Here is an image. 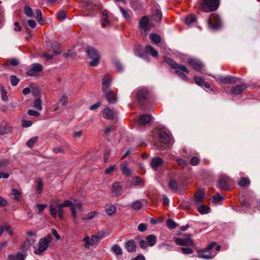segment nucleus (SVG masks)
I'll return each instance as SVG.
<instances>
[{"instance_id":"obj_1","label":"nucleus","mask_w":260,"mask_h":260,"mask_svg":"<svg viewBox=\"0 0 260 260\" xmlns=\"http://www.w3.org/2000/svg\"><path fill=\"white\" fill-rule=\"evenodd\" d=\"M111 81L109 77H105L103 79L102 89L108 102L110 104H114L116 102L117 99L113 91L109 88Z\"/></svg>"},{"instance_id":"obj_2","label":"nucleus","mask_w":260,"mask_h":260,"mask_svg":"<svg viewBox=\"0 0 260 260\" xmlns=\"http://www.w3.org/2000/svg\"><path fill=\"white\" fill-rule=\"evenodd\" d=\"M105 237V233L103 231L99 232L97 234L92 235L90 238L87 236L83 239V241L85 243L84 247L89 249L90 247L96 245Z\"/></svg>"},{"instance_id":"obj_3","label":"nucleus","mask_w":260,"mask_h":260,"mask_svg":"<svg viewBox=\"0 0 260 260\" xmlns=\"http://www.w3.org/2000/svg\"><path fill=\"white\" fill-rule=\"evenodd\" d=\"M164 61L172 68L176 69V74H178L181 78L184 80L187 79V76L185 75L184 73L188 74V71L185 66L182 64H177L173 60L167 57L164 58Z\"/></svg>"},{"instance_id":"obj_4","label":"nucleus","mask_w":260,"mask_h":260,"mask_svg":"<svg viewBox=\"0 0 260 260\" xmlns=\"http://www.w3.org/2000/svg\"><path fill=\"white\" fill-rule=\"evenodd\" d=\"M216 245V243L213 242L205 248L198 251V257L206 259H210L213 258L216 253L212 254V253L209 252L215 247Z\"/></svg>"},{"instance_id":"obj_5","label":"nucleus","mask_w":260,"mask_h":260,"mask_svg":"<svg viewBox=\"0 0 260 260\" xmlns=\"http://www.w3.org/2000/svg\"><path fill=\"white\" fill-rule=\"evenodd\" d=\"M86 52L89 57L92 59V61L89 62V64L92 67L96 66L100 58V55L94 48L92 47H87L86 49Z\"/></svg>"},{"instance_id":"obj_6","label":"nucleus","mask_w":260,"mask_h":260,"mask_svg":"<svg viewBox=\"0 0 260 260\" xmlns=\"http://www.w3.org/2000/svg\"><path fill=\"white\" fill-rule=\"evenodd\" d=\"M219 0H204L202 9L205 12L215 11L219 7Z\"/></svg>"},{"instance_id":"obj_7","label":"nucleus","mask_w":260,"mask_h":260,"mask_svg":"<svg viewBox=\"0 0 260 260\" xmlns=\"http://www.w3.org/2000/svg\"><path fill=\"white\" fill-rule=\"evenodd\" d=\"M52 239V237L50 235H48L44 238H41L39 242L38 250H35V253L39 254L46 250Z\"/></svg>"},{"instance_id":"obj_8","label":"nucleus","mask_w":260,"mask_h":260,"mask_svg":"<svg viewBox=\"0 0 260 260\" xmlns=\"http://www.w3.org/2000/svg\"><path fill=\"white\" fill-rule=\"evenodd\" d=\"M233 180L225 175L220 176L218 180V187L226 190H229Z\"/></svg>"},{"instance_id":"obj_9","label":"nucleus","mask_w":260,"mask_h":260,"mask_svg":"<svg viewBox=\"0 0 260 260\" xmlns=\"http://www.w3.org/2000/svg\"><path fill=\"white\" fill-rule=\"evenodd\" d=\"M63 207L60 204L57 203V200H52L49 207L51 214L54 218H56L57 214L63 213Z\"/></svg>"},{"instance_id":"obj_10","label":"nucleus","mask_w":260,"mask_h":260,"mask_svg":"<svg viewBox=\"0 0 260 260\" xmlns=\"http://www.w3.org/2000/svg\"><path fill=\"white\" fill-rule=\"evenodd\" d=\"M208 27L212 30H215L220 27L221 22L218 16L216 15H213L211 17L208 18Z\"/></svg>"},{"instance_id":"obj_11","label":"nucleus","mask_w":260,"mask_h":260,"mask_svg":"<svg viewBox=\"0 0 260 260\" xmlns=\"http://www.w3.org/2000/svg\"><path fill=\"white\" fill-rule=\"evenodd\" d=\"M148 22V19L146 16L142 17L139 21V26L141 29V33L143 37L146 36L147 32L149 30Z\"/></svg>"},{"instance_id":"obj_12","label":"nucleus","mask_w":260,"mask_h":260,"mask_svg":"<svg viewBox=\"0 0 260 260\" xmlns=\"http://www.w3.org/2000/svg\"><path fill=\"white\" fill-rule=\"evenodd\" d=\"M174 240L177 245L182 246H194V243L193 241L190 239L188 237L185 238H177L174 237Z\"/></svg>"},{"instance_id":"obj_13","label":"nucleus","mask_w":260,"mask_h":260,"mask_svg":"<svg viewBox=\"0 0 260 260\" xmlns=\"http://www.w3.org/2000/svg\"><path fill=\"white\" fill-rule=\"evenodd\" d=\"M43 69L41 64L35 63L32 64L30 69L27 71V74L30 76H37Z\"/></svg>"},{"instance_id":"obj_14","label":"nucleus","mask_w":260,"mask_h":260,"mask_svg":"<svg viewBox=\"0 0 260 260\" xmlns=\"http://www.w3.org/2000/svg\"><path fill=\"white\" fill-rule=\"evenodd\" d=\"M187 62L193 68V69L197 71H200L203 67V63L197 59L189 58L188 59Z\"/></svg>"},{"instance_id":"obj_15","label":"nucleus","mask_w":260,"mask_h":260,"mask_svg":"<svg viewBox=\"0 0 260 260\" xmlns=\"http://www.w3.org/2000/svg\"><path fill=\"white\" fill-rule=\"evenodd\" d=\"M63 207H70L72 212V216L74 218L77 217V214L75 209V205L73 204L72 202L70 200H66L63 203L60 204Z\"/></svg>"},{"instance_id":"obj_16","label":"nucleus","mask_w":260,"mask_h":260,"mask_svg":"<svg viewBox=\"0 0 260 260\" xmlns=\"http://www.w3.org/2000/svg\"><path fill=\"white\" fill-rule=\"evenodd\" d=\"M116 114V111L109 108H105L103 111V115L105 118L108 119H113Z\"/></svg>"},{"instance_id":"obj_17","label":"nucleus","mask_w":260,"mask_h":260,"mask_svg":"<svg viewBox=\"0 0 260 260\" xmlns=\"http://www.w3.org/2000/svg\"><path fill=\"white\" fill-rule=\"evenodd\" d=\"M35 242V240L31 239H26L25 241L21 244V249L23 251H27L28 250L30 246L32 245Z\"/></svg>"},{"instance_id":"obj_18","label":"nucleus","mask_w":260,"mask_h":260,"mask_svg":"<svg viewBox=\"0 0 260 260\" xmlns=\"http://www.w3.org/2000/svg\"><path fill=\"white\" fill-rule=\"evenodd\" d=\"M108 12L105 10L103 11L102 17L101 19L102 26L106 27L110 25V22L108 19Z\"/></svg>"},{"instance_id":"obj_19","label":"nucleus","mask_w":260,"mask_h":260,"mask_svg":"<svg viewBox=\"0 0 260 260\" xmlns=\"http://www.w3.org/2000/svg\"><path fill=\"white\" fill-rule=\"evenodd\" d=\"M136 95L139 101H141L145 99L147 95L148 92L145 89H138L136 91Z\"/></svg>"},{"instance_id":"obj_20","label":"nucleus","mask_w":260,"mask_h":260,"mask_svg":"<svg viewBox=\"0 0 260 260\" xmlns=\"http://www.w3.org/2000/svg\"><path fill=\"white\" fill-rule=\"evenodd\" d=\"M122 184L120 182H115L113 183L112 188V193L115 195H119L121 193L122 189Z\"/></svg>"},{"instance_id":"obj_21","label":"nucleus","mask_w":260,"mask_h":260,"mask_svg":"<svg viewBox=\"0 0 260 260\" xmlns=\"http://www.w3.org/2000/svg\"><path fill=\"white\" fill-rule=\"evenodd\" d=\"M162 160L159 157L154 158L151 162V167L154 170H157L162 164Z\"/></svg>"},{"instance_id":"obj_22","label":"nucleus","mask_w":260,"mask_h":260,"mask_svg":"<svg viewBox=\"0 0 260 260\" xmlns=\"http://www.w3.org/2000/svg\"><path fill=\"white\" fill-rule=\"evenodd\" d=\"M158 135L159 136L160 140L163 143L168 144L170 142L171 137L166 132L160 131L158 132Z\"/></svg>"},{"instance_id":"obj_23","label":"nucleus","mask_w":260,"mask_h":260,"mask_svg":"<svg viewBox=\"0 0 260 260\" xmlns=\"http://www.w3.org/2000/svg\"><path fill=\"white\" fill-rule=\"evenodd\" d=\"M125 247L128 252H133L136 251V245L134 240H129L125 244Z\"/></svg>"},{"instance_id":"obj_24","label":"nucleus","mask_w":260,"mask_h":260,"mask_svg":"<svg viewBox=\"0 0 260 260\" xmlns=\"http://www.w3.org/2000/svg\"><path fill=\"white\" fill-rule=\"evenodd\" d=\"M10 131V127L6 121H3L0 124V135L7 134Z\"/></svg>"},{"instance_id":"obj_25","label":"nucleus","mask_w":260,"mask_h":260,"mask_svg":"<svg viewBox=\"0 0 260 260\" xmlns=\"http://www.w3.org/2000/svg\"><path fill=\"white\" fill-rule=\"evenodd\" d=\"M151 119L150 115L146 114L141 116L138 119L139 123L141 125H144L148 123Z\"/></svg>"},{"instance_id":"obj_26","label":"nucleus","mask_w":260,"mask_h":260,"mask_svg":"<svg viewBox=\"0 0 260 260\" xmlns=\"http://www.w3.org/2000/svg\"><path fill=\"white\" fill-rule=\"evenodd\" d=\"M119 9L123 17L125 18L126 21H130L132 19V13L129 10H126L121 7H119Z\"/></svg>"},{"instance_id":"obj_27","label":"nucleus","mask_w":260,"mask_h":260,"mask_svg":"<svg viewBox=\"0 0 260 260\" xmlns=\"http://www.w3.org/2000/svg\"><path fill=\"white\" fill-rule=\"evenodd\" d=\"M245 88L246 86L244 85H238L232 88V92L235 94H239Z\"/></svg>"},{"instance_id":"obj_28","label":"nucleus","mask_w":260,"mask_h":260,"mask_svg":"<svg viewBox=\"0 0 260 260\" xmlns=\"http://www.w3.org/2000/svg\"><path fill=\"white\" fill-rule=\"evenodd\" d=\"M148 244L150 246H153L156 243V237L153 235H149L146 238Z\"/></svg>"},{"instance_id":"obj_29","label":"nucleus","mask_w":260,"mask_h":260,"mask_svg":"<svg viewBox=\"0 0 260 260\" xmlns=\"http://www.w3.org/2000/svg\"><path fill=\"white\" fill-rule=\"evenodd\" d=\"M145 51L146 53H149L154 57H156L158 55V52L149 45H147L145 47Z\"/></svg>"},{"instance_id":"obj_30","label":"nucleus","mask_w":260,"mask_h":260,"mask_svg":"<svg viewBox=\"0 0 260 260\" xmlns=\"http://www.w3.org/2000/svg\"><path fill=\"white\" fill-rule=\"evenodd\" d=\"M116 211V208L115 206L113 205H108L106 207L105 211L110 215L114 214Z\"/></svg>"},{"instance_id":"obj_31","label":"nucleus","mask_w":260,"mask_h":260,"mask_svg":"<svg viewBox=\"0 0 260 260\" xmlns=\"http://www.w3.org/2000/svg\"><path fill=\"white\" fill-rule=\"evenodd\" d=\"M197 21V19L194 16L190 15L188 16L185 20V23L188 26H190Z\"/></svg>"},{"instance_id":"obj_32","label":"nucleus","mask_w":260,"mask_h":260,"mask_svg":"<svg viewBox=\"0 0 260 260\" xmlns=\"http://www.w3.org/2000/svg\"><path fill=\"white\" fill-rule=\"evenodd\" d=\"M150 40L153 43L158 44L160 41V37L155 34H151L149 36Z\"/></svg>"},{"instance_id":"obj_33","label":"nucleus","mask_w":260,"mask_h":260,"mask_svg":"<svg viewBox=\"0 0 260 260\" xmlns=\"http://www.w3.org/2000/svg\"><path fill=\"white\" fill-rule=\"evenodd\" d=\"M161 17L162 14L160 11L159 10H156L154 11L152 14V18L154 20L159 21L161 20Z\"/></svg>"},{"instance_id":"obj_34","label":"nucleus","mask_w":260,"mask_h":260,"mask_svg":"<svg viewBox=\"0 0 260 260\" xmlns=\"http://www.w3.org/2000/svg\"><path fill=\"white\" fill-rule=\"evenodd\" d=\"M209 209V207L206 205H202L198 208V211L202 214L208 213Z\"/></svg>"},{"instance_id":"obj_35","label":"nucleus","mask_w":260,"mask_h":260,"mask_svg":"<svg viewBox=\"0 0 260 260\" xmlns=\"http://www.w3.org/2000/svg\"><path fill=\"white\" fill-rule=\"evenodd\" d=\"M36 18L38 22L41 24L43 25L44 24V20L43 19L42 14L40 10H38L36 11Z\"/></svg>"},{"instance_id":"obj_36","label":"nucleus","mask_w":260,"mask_h":260,"mask_svg":"<svg viewBox=\"0 0 260 260\" xmlns=\"http://www.w3.org/2000/svg\"><path fill=\"white\" fill-rule=\"evenodd\" d=\"M37 188L36 190L38 193H41L42 191L43 188V181L41 178H38L37 181Z\"/></svg>"},{"instance_id":"obj_37","label":"nucleus","mask_w":260,"mask_h":260,"mask_svg":"<svg viewBox=\"0 0 260 260\" xmlns=\"http://www.w3.org/2000/svg\"><path fill=\"white\" fill-rule=\"evenodd\" d=\"M169 186L170 189H171L173 191H176L178 189V186L177 183L172 180H171L169 184Z\"/></svg>"},{"instance_id":"obj_38","label":"nucleus","mask_w":260,"mask_h":260,"mask_svg":"<svg viewBox=\"0 0 260 260\" xmlns=\"http://www.w3.org/2000/svg\"><path fill=\"white\" fill-rule=\"evenodd\" d=\"M112 250L117 255H121L122 253V250L118 245H114L112 248Z\"/></svg>"},{"instance_id":"obj_39","label":"nucleus","mask_w":260,"mask_h":260,"mask_svg":"<svg viewBox=\"0 0 260 260\" xmlns=\"http://www.w3.org/2000/svg\"><path fill=\"white\" fill-rule=\"evenodd\" d=\"M34 107L41 111L42 109V101L40 97L37 98L34 103Z\"/></svg>"},{"instance_id":"obj_40","label":"nucleus","mask_w":260,"mask_h":260,"mask_svg":"<svg viewBox=\"0 0 260 260\" xmlns=\"http://www.w3.org/2000/svg\"><path fill=\"white\" fill-rule=\"evenodd\" d=\"M212 198L213 202L215 203H217L222 201L225 198L223 195L217 193Z\"/></svg>"},{"instance_id":"obj_41","label":"nucleus","mask_w":260,"mask_h":260,"mask_svg":"<svg viewBox=\"0 0 260 260\" xmlns=\"http://www.w3.org/2000/svg\"><path fill=\"white\" fill-rule=\"evenodd\" d=\"M12 194L14 196V199L15 201H18L20 200L21 197V193L18 190L16 189H12Z\"/></svg>"},{"instance_id":"obj_42","label":"nucleus","mask_w":260,"mask_h":260,"mask_svg":"<svg viewBox=\"0 0 260 260\" xmlns=\"http://www.w3.org/2000/svg\"><path fill=\"white\" fill-rule=\"evenodd\" d=\"M24 12L25 14L29 17H32L34 13L32 9L28 6H26L24 9Z\"/></svg>"},{"instance_id":"obj_43","label":"nucleus","mask_w":260,"mask_h":260,"mask_svg":"<svg viewBox=\"0 0 260 260\" xmlns=\"http://www.w3.org/2000/svg\"><path fill=\"white\" fill-rule=\"evenodd\" d=\"M132 208L135 210H139L142 207V203L139 201H136L132 204Z\"/></svg>"},{"instance_id":"obj_44","label":"nucleus","mask_w":260,"mask_h":260,"mask_svg":"<svg viewBox=\"0 0 260 260\" xmlns=\"http://www.w3.org/2000/svg\"><path fill=\"white\" fill-rule=\"evenodd\" d=\"M0 92H1L2 99L4 101H7L8 100V98L7 95V92H6V90H5V88L3 86H1Z\"/></svg>"},{"instance_id":"obj_45","label":"nucleus","mask_w":260,"mask_h":260,"mask_svg":"<svg viewBox=\"0 0 260 260\" xmlns=\"http://www.w3.org/2000/svg\"><path fill=\"white\" fill-rule=\"evenodd\" d=\"M52 47L53 49V52L55 54L58 55L61 52V50L58 46L57 43H54L52 45Z\"/></svg>"},{"instance_id":"obj_46","label":"nucleus","mask_w":260,"mask_h":260,"mask_svg":"<svg viewBox=\"0 0 260 260\" xmlns=\"http://www.w3.org/2000/svg\"><path fill=\"white\" fill-rule=\"evenodd\" d=\"M38 137H35L27 141L26 144L29 148H32L34 144L37 142Z\"/></svg>"},{"instance_id":"obj_47","label":"nucleus","mask_w":260,"mask_h":260,"mask_svg":"<svg viewBox=\"0 0 260 260\" xmlns=\"http://www.w3.org/2000/svg\"><path fill=\"white\" fill-rule=\"evenodd\" d=\"M99 213L97 211L90 212L87 214V217L84 218V220H91L95 217Z\"/></svg>"},{"instance_id":"obj_48","label":"nucleus","mask_w":260,"mask_h":260,"mask_svg":"<svg viewBox=\"0 0 260 260\" xmlns=\"http://www.w3.org/2000/svg\"><path fill=\"white\" fill-rule=\"evenodd\" d=\"M204 194L202 192H198L196 194L195 201L197 203H200L203 200Z\"/></svg>"},{"instance_id":"obj_49","label":"nucleus","mask_w":260,"mask_h":260,"mask_svg":"<svg viewBox=\"0 0 260 260\" xmlns=\"http://www.w3.org/2000/svg\"><path fill=\"white\" fill-rule=\"evenodd\" d=\"M239 183L241 186L244 187L250 183V180L248 178L243 177L241 178Z\"/></svg>"},{"instance_id":"obj_50","label":"nucleus","mask_w":260,"mask_h":260,"mask_svg":"<svg viewBox=\"0 0 260 260\" xmlns=\"http://www.w3.org/2000/svg\"><path fill=\"white\" fill-rule=\"evenodd\" d=\"M167 224L169 228L170 229H174L177 226L176 223L175 222L171 219H168L167 220Z\"/></svg>"},{"instance_id":"obj_51","label":"nucleus","mask_w":260,"mask_h":260,"mask_svg":"<svg viewBox=\"0 0 260 260\" xmlns=\"http://www.w3.org/2000/svg\"><path fill=\"white\" fill-rule=\"evenodd\" d=\"M121 169L122 173L124 174H125L127 176H129L130 175V174H131L130 171L128 169V168H127L126 164H123L122 165H121Z\"/></svg>"},{"instance_id":"obj_52","label":"nucleus","mask_w":260,"mask_h":260,"mask_svg":"<svg viewBox=\"0 0 260 260\" xmlns=\"http://www.w3.org/2000/svg\"><path fill=\"white\" fill-rule=\"evenodd\" d=\"M31 93L36 97H40V89L38 87H33L31 89Z\"/></svg>"},{"instance_id":"obj_53","label":"nucleus","mask_w":260,"mask_h":260,"mask_svg":"<svg viewBox=\"0 0 260 260\" xmlns=\"http://www.w3.org/2000/svg\"><path fill=\"white\" fill-rule=\"evenodd\" d=\"M37 210H38V213L40 214L41 212H42L45 208L47 207L46 204H38L37 205Z\"/></svg>"},{"instance_id":"obj_54","label":"nucleus","mask_w":260,"mask_h":260,"mask_svg":"<svg viewBox=\"0 0 260 260\" xmlns=\"http://www.w3.org/2000/svg\"><path fill=\"white\" fill-rule=\"evenodd\" d=\"M10 81L13 86H16L18 83L19 79L15 76L12 75L10 77Z\"/></svg>"},{"instance_id":"obj_55","label":"nucleus","mask_w":260,"mask_h":260,"mask_svg":"<svg viewBox=\"0 0 260 260\" xmlns=\"http://www.w3.org/2000/svg\"><path fill=\"white\" fill-rule=\"evenodd\" d=\"M180 249L185 254H190L193 253V250L190 248L181 247Z\"/></svg>"},{"instance_id":"obj_56","label":"nucleus","mask_w":260,"mask_h":260,"mask_svg":"<svg viewBox=\"0 0 260 260\" xmlns=\"http://www.w3.org/2000/svg\"><path fill=\"white\" fill-rule=\"evenodd\" d=\"M194 80L197 84L200 86H202L204 82V80L200 77H194Z\"/></svg>"},{"instance_id":"obj_57","label":"nucleus","mask_w":260,"mask_h":260,"mask_svg":"<svg viewBox=\"0 0 260 260\" xmlns=\"http://www.w3.org/2000/svg\"><path fill=\"white\" fill-rule=\"evenodd\" d=\"M21 124L23 127H28L32 125V122L29 120H23L21 121Z\"/></svg>"},{"instance_id":"obj_58","label":"nucleus","mask_w":260,"mask_h":260,"mask_svg":"<svg viewBox=\"0 0 260 260\" xmlns=\"http://www.w3.org/2000/svg\"><path fill=\"white\" fill-rule=\"evenodd\" d=\"M67 101H68V98L66 95H62L60 97L59 101V103L62 105H66V104L67 103Z\"/></svg>"},{"instance_id":"obj_59","label":"nucleus","mask_w":260,"mask_h":260,"mask_svg":"<svg viewBox=\"0 0 260 260\" xmlns=\"http://www.w3.org/2000/svg\"><path fill=\"white\" fill-rule=\"evenodd\" d=\"M27 113L30 116H34L35 117H38L40 116V113L39 112L35 111L33 110H29L27 111Z\"/></svg>"},{"instance_id":"obj_60","label":"nucleus","mask_w":260,"mask_h":260,"mask_svg":"<svg viewBox=\"0 0 260 260\" xmlns=\"http://www.w3.org/2000/svg\"><path fill=\"white\" fill-rule=\"evenodd\" d=\"M115 66L118 72H121L123 70L122 66L119 61H115Z\"/></svg>"},{"instance_id":"obj_61","label":"nucleus","mask_w":260,"mask_h":260,"mask_svg":"<svg viewBox=\"0 0 260 260\" xmlns=\"http://www.w3.org/2000/svg\"><path fill=\"white\" fill-rule=\"evenodd\" d=\"M66 17V14L64 11H60L58 13L57 18L60 20L64 19Z\"/></svg>"},{"instance_id":"obj_62","label":"nucleus","mask_w":260,"mask_h":260,"mask_svg":"<svg viewBox=\"0 0 260 260\" xmlns=\"http://www.w3.org/2000/svg\"><path fill=\"white\" fill-rule=\"evenodd\" d=\"M16 256V260H24L25 257V255L20 252H17Z\"/></svg>"},{"instance_id":"obj_63","label":"nucleus","mask_w":260,"mask_h":260,"mask_svg":"<svg viewBox=\"0 0 260 260\" xmlns=\"http://www.w3.org/2000/svg\"><path fill=\"white\" fill-rule=\"evenodd\" d=\"M199 159L197 157H193L192 158H191V159L190 160V164L192 166H196L199 164Z\"/></svg>"},{"instance_id":"obj_64","label":"nucleus","mask_w":260,"mask_h":260,"mask_svg":"<svg viewBox=\"0 0 260 260\" xmlns=\"http://www.w3.org/2000/svg\"><path fill=\"white\" fill-rule=\"evenodd\" d=\"M138 229L140 232H144L147 229V226L145 223H140L138 226Z\"/></svg>"}]
</instances>
